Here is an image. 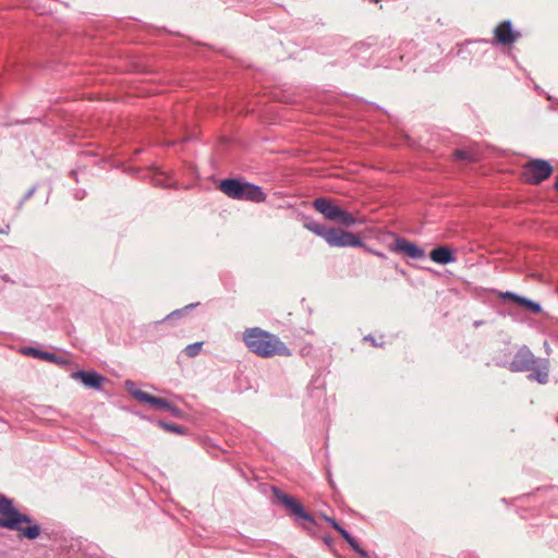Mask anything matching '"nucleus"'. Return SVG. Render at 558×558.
I'll use <instances>...</instances> for the list:
<instances>
[{"label":"nucleus","mask_w":558,"mask_h":558,"mask_svg":"<svg viewBox=\"0 0 558 558\" xmlns=\"http://www.w3.org/2000/svg\"><path fill=\"white\" fill-rule=\"evenodd\" d=\"M243 341L250 352L264 359L291 355V351L279 337L259 327L246 329L243 332Z\"/></svg>","instance_id":"1"},{"label":"nucleus","mask_w":558,"mask_h":558,"mask_svg":"<svg viewBox=\"0 0 558 558\" xmlns=\"http://www.w3.org/2000/svg\"><path fill=\"white\" fill-rule=\"evenodd\" d=\"M126 388H128V391L133 396V392L135 391H141L140 389L136 388L135 384L133 381H130L128 380L126 384H125Z\"/></svg>","instance_id":"25"},{"label":"nucleus","mask_w":558,"mask_h":558,"mask_svg":"<svg viewBox=\"0 0 558 558\" xmlns=\"http://www.w3.org/2000/svg\"><path fill=\"white\" fill-rule=\"evenodd\" d=\"M304 228L323 238L332 247H364L359 236L342 229L330 228L314 220L306 221Z\"/></svg>","instance_id":"3"},{"label":"nucleus","mask_w":558,"mask_h":558,"mask_svg":"<svg viewBox=\"0 0 558 558\" xmlns=\"http://www.w3.org/2000/svg\"><path fill=\"white\" fill-rule=\"evenodd\" d=\"M27 352L32 353L34 356L41 357V359L47 360V361H54L56 360L53 353L40 351V350L35 349V348H29L27 350Z\"/></svg>","instance_id":"18"},{"label":"nucleus","mask_w":558,"mask_h":558,"mask_svg":"<svg viewBox=\"0 0 558 558\" xmlns=\"http://www.w3.org/2000/svg\"><path fill=\"white\" fill-rule=\"evenodd\" d=\"M326 521L337 531V532H341V530H343V527L341 525L338 524V522L332 519V518H329V517H326Z\"/></svg>","instance_id":"24"},{"label":"nucleus","mask_w":558,"mask_h":558,"mask_svg":"<svg viewBox=\"0 0 558 558\" xmlns=\"http://www.w3.org/2000/svg\"><path fill=\"white\" fill-rule=\"evenodd\" d=\"M538 362L539 360L534 356L531 350L523 345L514 354L509 364V369L514 373L527 372L534 369V364Z\"/></svg>","instance_id":"7"},{"label":"nucleus","mask_w":558,"mask_h":558,"mask_svg":"<svg viewBox=\"0 0 558 558\" xmlns=\"http://www.w3.org/2000/svg\"><path fill=\"white\" fill-rule=\"evenodd\" d=\"M454 157L461 160H469L471 159L470 153L463 149H457L454 151Z\"/></svg>","instance_id":"22"},{"label":"nucleus","mask_w":558,"mask_h":558,"mask_svg":"<svg viewBox=\"0 0 558 558\" xmlns=\"http://www.w3.org/2000/svg\"><path fill=\"white\" fill-rule=\"evenodd\" d=\"M363 248H364L366 252H368V253H371V254H373V255H375V256H377V257H379V258H381V259H386V258H387V256H386L383 252H379V251L374 250V248H372V247H369V246H366L365 244H364V247H363Z\"/></svg>","instance_id":"23"},{"label":"nucleus","mask_w":558,"mask_h":558,"mask_svg":"<svg viewBox=\"0 0 558 558\" xmlns=\"http://www.w3.org/2000/svg\"><path fill=\"white\" fill-rule=\"evenodd\" d=\"M313 208L320 213L327 220L338 222L344 227L363 223V219L354 217L351 213L342 209L328 197H318L313 202Z\"/></svg>","instance_id":"4"},{"label":"nucleus","mask_w":558,"mask_h":558,"mask_svg":"<svg viewBox=\"0 0 558 558\" xmlns=\"http://www.w3.org/2000/svg\"><path fill=\"white\" fill-rule=\"evenodd\" d=\"M0 527L20 532V537L35 539L40 535L41 529L33 523V519L20 512L13 500L0 493Z\"/></svg>","instance_id":"2"},{"label":"nucleus","mask_w":558,"mask_h":558,"mask_svg":"<svg viewBox=\"0 0 558 558\" xmlns=\"http://www.w3.org/2000/svg\"><path fill=\"white\" fill-rule=\"evenodd\" d=\"M159 425L169 432L175 433V434H184V428L180 425L172 424V423H166V422H159Z\"/></svg>","instance_id":"20"},{"label":"nucleus","mask_w":558,"mask_h":558,"mask_svg":"<svg viewBox=\"0 0 558 558\" xmlns=\"http://www.w3.org/2000/svg\"><path fill=\"white\" fill-rule=\"evenodd\" d=\"M532 373L527 376L529 379L535 380L539 384H546L548 381L549 369L548 362L543 360L536 364H534V369H531Z\"/></svg>","instance_id":"15"},{"label":"nucleus","mask_w":558,"mask_h":558,"mask_svg":"<svg viewBox=\"0 0 558 558\" xmlns=\"http://www.w3.org/2000/svg\"><path fill=\"white\" fill-rule=\"evenodd\" d=\"M355 553H357L361 558H369V555L367 554L366 550H364L361 546H360V550H354Z\"/></svg>","instance_id":"28"},{"label":"nucleus","mask_w":558,"mask_h":558,"mask_svg":"<svg viewBox=\"0 0 558 558\" xmlns=\"http://www.w3.org/2000/svg\"><path fill=\"white\" fill-rule=\"evenodd\" d=\"M520 306L525 307L526 310H529L533 314H539L542 312V306H541L539 303L534 302V301H532L530 299H526L524 296H523V299L521 301Z\"/></svg>","instance_id":"16"},{"label":"nucleus","mask_w":558,"mask_h":558,"mask_svg":"<svg viewBox=\"0 0 558 558\" xmlns=\"http://www.w3.org/2000/svg\"><path fill=\"white\" fill-rule=\"evenodd\" d=\"M551 173L553 167L548 161L534 159L524 166L522 175L527 183L539 184L548 179Z\"/></svg>","instance_id":"5"},{"label":"nucleus","mask_w":558,"mask_h":558,"mask_svg":"<svg viewBox=\"0 0 558 558\" xmlns=\"http://www.w3.org/2000/svg\"><path fill=\"white\" fill-rule=\"evenodd\" d=\"M364 340L369 341L373 345H376V341H375L374 337H372V336H366L364 338Z\"/></svg>","instance_id":"29"},{"label":"nucleus","mask_w":558,"mask_h":558,"mask_svg":"<svg viewBox=\"0 0 558 558\" xmlns=\"http://www.w3.org/2000/svg\"><path fill=\"white\" fill-rule=\"evenodd\" d=\"M554 187H555V190L558 192V175H557V179H556V182H555Z\"/></svg>","instance_id":"31"},{"label":"nucleus","mask_w":558,"mask_h":558,"mask_svg":"<svg viewBox=\"0 0 558 558\" xmlns=\"http://www.w3.org/2000/svg\"><path fill=\"white\" fill-rule=\"evenodd\" d=\"M72 378L78 379L85 387L100 390L106 378L97 372L78 371L72 373Z\"/></svg>","instance_id":"10"},{"label":"nucleus","mask_w":558,"mask_h":558,"mask_svg":"<svg viewBox=\"0 0 558 558\" xmlns=\"http://www.w3.org/2000/svg\"><path fill=\"white\" fill-rule=\"evenodd\" d=\"M494 37L497 44L510 46L518 40L520 33L513 31L511 21L506 20L495 27Z\"/></svg>","instance_id":"9"},{"label":"nucleus","mask_w":558,"mask_h":558,"mask_svg":"<svg viewBox=\"0 0 558 558\" xmlns=\"http://www.w3.org/2000/svg\"><path fill=\"white\" fill-rule=\"evenodd\" d=\"M240 199L260 203L266 199V194L263 192L260 186L245 182Z\"/></svg>","instance_id":"13"},{"label":"nucleus","mask_w":558,"mask_h":558,"mask_svg":"<svg viewBox=\"0 0 558 558\" xmlns=\"http://www.w3.org/2000/svg\"><path fill=\"white\" fill-rule=\"evenodd\" d=\"M202 347H203V342H195V343L189 344L185 347L184 353L189 357H195L199 354Z\"/></svg>","instance_id":"17"},{"label":"nucleus","mask_w":558,"mask_h":558,"mask_svg":"<svg viewBox=\"0 0 558 558\" xmlns=\"http://www.w3.org/2000/svg\"><path fill=\"white\" fill-rule=\"evenodd\" d=\"M500 298L504 300H510V301L517 303L518 305L521 304V301L523 299V296H521L514 292H510V291L500 293Z\"/></svg>","instance_id":"21"},{"label":"nucleus","mask_w":558,"mask_h":558,"mask_svg":"<svg viewBox=\"0 0 558 558\" xmlns=\"http://www.w3.org/2000/svg\"><path fill=\"white\" fill-rule=\"evenodd\" d=\"M274 497L284 506L292 514L310 523H315L314 518L305 511L302 504L294 497L283 493L280 488L272 486L271 488Z\"/></svg>","instance_id":"6"},{"label":"nucleus","mask_w":558,"mask_h":558,"mask_svg":"<svg viewBox=\"0 0 558 558\" xmlns=\"http://www.w3.org/2000/svg\"><path fill=\"white\" fill-rule=\"evenodd\" d=\"M167 411L172 413L174 416H178V417L181 416V410L179 408H177L175 405H173L172 403H170V408H168Z\"/></svg>","instance_id":"26"},{"label":"nucleus","mask_w":558,"mask_h":558,"mask_svg":"<svg viewBox=\"0 0 558 558\" xmlns=\"http://www.w3.org/2000/svg\"><path fill=\"white\" fill-rule=\"evenodd\" d=\"M35 190H36V187L34 186V187H32L31 190H28V191H27V193L24 195V197H23V199H22V202H21V205H22L25 201L29 199V198L33 196V194L35 193Z\"/></svg>","instance_id":"27"},{"label":"nucleus","mask_w":558,"mask_h":558,"mask_svg":"<svg viewBox=\"0 0 558 558\" xmlns=\"http://www.w3.org/2000/svg\"><path fill=\"white\" fill-rule=\"evenodd\" d=\"M482 323L481 322H475L474 325L475 326H480Z\"/></svg>","instance_id":"32"},{"label":"nucleus","mask_w":558,"mask_h":558,"mask_svg":"<svg viewBox=\"0 0 558 558\" xmlns=\"http://www.w3.org/2000/svg\"><path fill=\"white\" fill-rule=\"evenodd\" d=\"M133 397L137 399L140 402L150 404V407L154 409L167 411V409L170 408V402L167 401L166 399L155 397L145 391H135L133 392Z\"/></svg>","instance_id":"12"},{"label":"nucleus","mask_w":558,"mask_h":558,"mask_svg":"<svg viewBox=\"0 0 558 558\" xmlns=\"http://www.w3.org/2000/svg\"><path fill=\"white\" fill-rule=\"evenodd\" d=\"M429 257L433 262L440 264V265H447L450 263L456 262V256L452 250L446 246H439L434 248Z\"/></svg>","instance_id":"14"},{"label":"nucleus","mask_w":558,"mask_h":558,"mask_svg":"<svg viewBox=\"0 0 558 558\" xmlns=\"http://www.w3.org/2000/svg\"><path fill=\"white\" fill-rule=\"evenodd\" d=\"M9 231H10V227L9 226H7L4 229L0 228V233H5L7 234V233H9Z\"/></svg>","instance_id":"30"},{"label":"nucleus","mask_w":558,"mask_h":558,"mask_svg":"<svg viewBox=\"0 0 558 558\" xmlns=\"http://www.w3.org/2000/svg\"><path fill=\"white\" fill-rule=\"evenodd\" d=\"M70 174L74 177L76 174V172L75 171H71Z\"/></svg>","instance_id":"33"},{"label":"nucleus","mask_w":558,"mask_h":558,"mask_svg":"<svg viewBox=\"0 0 558 558\" xmlns=\"http://www.w3.org/2000/svg\"><path fill=\"white\" fill-rule=\"evenodd\" d=\"M245 182H242L236 179H225L220 182L219 189L229 197L233 199H240L241 194L243 192V185Z\"/></svg>","instance_id":"11"},{"label":"nucleus","mask_w":558,"mask_h":558,"mask_svg":"<svg viewBox=\"0 0 558 558\" xmlns=\"http://www.w3.org/2000/svg\"><path fill=\"white\" fill-rule=\"evenodd\" d=\"M340 535L345 539V542L351 546L353 550H360V544L347 530H341Z\"/></svg>","instance_id":"19"},{"label":"nucleus","mask_w":558,"mask_h":558,"mask_svg":"<svg viewBox=\"0 0 558 558\" xmlns=\"http://www.w3.org/2000/svg\"><path fill=\"white\" fill-rule=\"evenodd\" d=\"M392 235L395 236V241L388 245L389 251L402 253L413 259H423L425 257V251L418 245L404 238Z\"/></svg>","instance_id":"8"}]
</instances>
